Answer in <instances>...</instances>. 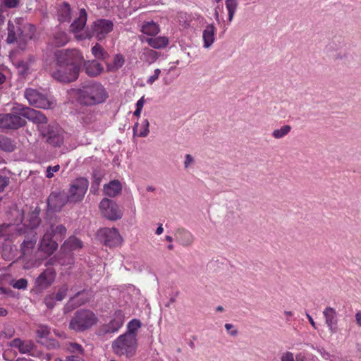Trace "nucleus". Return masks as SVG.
Wrapping results in <instances>:
<instances>
[{"label": "nucleus", "instance_id": "7c9ffc66", "mask_svg": "<svg viewBox=\"0 0 361 361\" xmlns=\"http://www.w3.org/2000/svg\"><path fill=\"white\" fill-rule=\"evenodd\" d=\"M159 53L149 48H144L142 50L140 59L141 61L152 64L154 63L159 56Z\"/></svg>", "mask_w": 361, "mask_h": 361}, {"label": "nucleus", "instance_id": "5fc2aeb1", "mask_svg": "<svg viewBox=\"0 0 361 361\" xmlns=\"http://www.w3.org/2000/svg\"><path fill=\"white\" fill-rule=\"evenodd\" d=\"M9 184V178L5 176H0V192H3L5 188Z\"/></svg>", "mask_w": 361, "mask_h": 361}, {"label": "nucleus", "instance_id": "473e14b6", "mask_svg": "<svg viewBox=\"0 0 361 361\" xmlns=\"http://www.w3.org/2000/svg\"><path fill=\"white\" fill-rule=\"evenodd\" d=\"M145 42L154 49H161L166 47L169 44V39L165 37H147Z\"/></svg>", "mask_w": 361, "mask_h": 361}, {"label": "nucleus", "instance_id": "412c9836", "mask_svg": "<svg viewBox=\"0 0 361 361\" xmlns=\"http://www.w3.org/2000/svg\"><path fill=\"white\" fill-rule=\"evenodd\" d=\"M325 318V323L331 334H335L338 331V318L337 312L335 309L327 307L323 311Z\"/></svg>", "mask_w": 361, "mask_h": 361}, {"label": "nucleus", "instance_id": "aec40b11", "mask_svg": "<svg viewBox=\"0 0 361 361\" xmlns=\"http://www.w3.org/2000/svg\"><path fill=\"white\" fill-rule=\"evenodd\" d=\"M57 243L52 239V233H50L49 230H46V232L41 240L39 249L42 252L50 255L57 249Z\"/></svg>", "mask_w": 361, "mask_h": 361}, {"label": "nucleus", "instance_id": "2eb2a0df", "mask_svg": "<svg viewBox=\"0 0 361 361\" xmlns=\"http://www.w3.org/2000/svg\"><path fill=\"white\" fill-rule=\"evenodd\" d=\"M26 121L20 116L12 114H0V128L18 129L25 126Z\"/></svg>", "mask_w": 361, "mask_h": 361}, {"label": "nucleus", "instance_id": "4c0bfd02", "mask_svg": "<svg viewBox=\"0 0 361 361\" xmlns=\"http://www.w3.org/2000/svg\"><path fill=\"white\" fill-rule=\"evenodd\" d=\"M66 350L71 355H84V348L82 346L75 342H68L66 344Z\"/></svg>", "mask_w": 361, "mask_h": 361}, {"label": "nucleus", "instance_id": "a878e982", "mask_svg": "<svg viewBox=\"0 0 361 361\" xmlns=\"http://www.w3.org/2000/svg\"><path fill=\"white\" fill-rule=\"evenodd\" d=\"M71 7L67 2L62 3L58 9V19L61 23H69L71 20Z\"/></svg>", "mask_w": 361, "mask_h": 361}, {"label": "nucleus", "instance_id": "f257e3e1", "mask_svg": "<svg viewBox=\"0 0 361 361\" xmlns=\"http://www.w3.org/2000/svg\"><path fill=\"white\" fill-rule=\"evenodd\" d=\"M7 30V44L17 43L19 49L22 50L26 49L28 42L34 38L36 32L35 25L25 22L22 18H16L13 21L9 20Z\"/></svg>", "mask_w": 361, "mask_h": 361}, {"label": "nucleus", "instance_id": "8fccbe9b", "mask_svg": "<svg viewBox=\"0 0 361 361\" xmlns=\"http://www.w3.org/2000/svg\"><path fill=\"white\" fill-rule=\"evenodd\" d=\"M160 73L161 70L159 68L155 69L154 74L147 79V82L149 85H152L159 78Z\"/></svg>", "mask_w": 361, "mask_h": 361}, {"label": "nucleus", "instance_id": "c03bdc74", "mask_svg": "<svg viewBox=\"0 0 361 361\" xmlns=\"http://www.w3.org/2000/svg\"><path fill=\"white\" fill-rule=\"evenodd\" d=\"M149 123L147 119H145L143 122L141 124V130L140 133L137 134V136L145 137L149 134Z\"/></svg>", "mask_w": 361, "mask_h": 361}, {"label": "nucleus", "instance_id": "603ef678", "mask_svg": "<svg viewBox=\"0 0 361 361\" xmlns=\"http://www.w3.org/2000/svg\"><path fill=\"white\" fill-rule=\"evenodd\" d=\"M60 169L59 165H55L54 166H48L47 169V177L51 178L54 176V173L57 172Z\"/></svg>", "mask_w": 361, "mask_h": 361}, {"label": "nucleus", "instance_id": "72a5a7b5", "mask_svg": "<svg viewBox=\"0 0 361 361\" xmlns=\"http://www.w3.org/2000/svg\"><path fill=\"white\" fill-rule=\"evenodd\" d=\"M50 328L48 326L40 324L36 331L37 341L42 345L46 344L47 338L50 334Z\"/></svg>", "mask_w": 361, "mask_h": 361}, {"label": "nucleus", "instance_id": "c85d7f7f", "mask_svg": "<svg viewBox=\"0 0 361 361\" xmlns=\"http://www.w3.org/2000/svg\"><path fill=\"white\" fill-rule=\"evenodd\" d=\"M216 28L213 24L207 25L203 30L202 37L204 40V47L209 48L214 42V35Z\"/></svg>", "mask_w": 361, "mask_h": 361}, {"label": "nucleus", "instance_id": "dca6fc26", "mask_svg": "<svg viewBox=\"0 0 361 361\" xmlns=\"http://www.w3.org/2000/svg\"><path fill=\"white\" fill-rule=\"evenodd\" d=\"M78 119L83 127L94 131L101 130V123L98 122L97 114L94 111H82L79 114Z\"/></svg>", "mask_w": 361, "mask_h": 361}, {"label": "nucleus", "instance_id": "9b49d317", "mask_svg": "<svg viewBox=\"0 0 361 361\" xmlns=\"http://www.w3.org/2000/svg\"><path fill=\"white\" fill-rule=\"evenodd\" d=\"M41 135L46 138L47 142L53 147H60L64 141V132L57 125H48L41 129Z\"/></svg>", "mask_w": 361, "mask_h": 361}, {"label": "nucleus", "instance_id": "1a4fd4ad", "mask_svg": "<svg viewBox=\"0 0 361 361\" xmlns=\"http://www.w3.org/2000/svg\"><path fill=\"white\" fill-rule=\"evenodd\" d=\"M97 239L105 246L114 247L122 244L123 238L116 228H102L97 233Z\"/></svg>", "mask_w": 361, "mask_h": 361}, {"label": "nucleus", "instance_id": "393cba45", "mask_svg": "<svg viewBox=\"0 0 361 361\" xmlns=\"http://www.w3.org/2000/svg\"><path fill=\"white\" fill-rule=\"evenodd\" d=\"M10 346L18 348L20 353L25 354L32 350L34 344L31 341H23L17 338L10 343Z\"/></svg>", "mask_w": 361, "mask_h": 361}, {"label": "nucleus", "instance_id": "864d4df0", "mask_svg": "<svg viewBox=\"0 0 361 361\" xmlns=\"http://www.w3.org/2000/svg\"><path fill=\"white\" fill-rule=\"evenodd\" d=\"M20 3V0H4V6L9 8H16Z\"/></svg>", "mask_w": 361, "mask_h": 361}, {"label": "nucleus", "instance_id": "052dcab7", "mask_svg": "<svg viewBox=\"0 0 361 361\" xmlns=\"http://www.w3.org/2000/svg\"><path fill=\"white\" fill-rule=\"evenodd\" d=\"M19 68H22L21 72L25 73L26 72L29 68V63L27 61H22L18 64Z\"/></svg>", "mask_w": 361, "mask_h": 361}, {"label": "nucleus", "instance_id": "f704fd0d", "mask_svg": "<svg viewBox=\"0 0 361 361\" xmlns=\"http://www.w3.org/2000/svg\"><path fill=\"white\" fill-rule=\"evenodd\" d=\"M141 31L145 35L154 36L159 33V27L154 21L146 22L142 25Z\"/></svg>", "mask_w": 361, "mask_h": 361}, {"label": "nucleus", "instance_id": "ddd939ff", "mask_svg": "<svg viewBox=\"0 0 361 361\" xmlns=\"http://www.w3.org/2000/svg\"><path fill=\"white\" fill-rule=\"evenodd\" d=\"M24 95L30 105L41 109H49L51 107V103L47 97L36 90L26 89Z\"/></svg>", "mask_w": 361, "mask_h": 361}, {"label": "nucleus", "instance_id": "20e7f679", "mask_svg": "<svg viewBox=\"0 0 361 361\" xmlns=\"http://www.w3.org/2000/svg\"><path fill=\"white\" fill-rule=\"evenodd\" d=\"M137 338L130 334H123L112 342L113 352L118 356L133 357L137 349Z\"/></svg>", "mask_w": 361, "mask_h": 361}, {"label": "nucleus", "instance_id": "f8f14e48", "mask_svg": "<svg viewBox=\"0 0 361 361\" xmlns=\"http://www.w3.org/2000/svg\"><path fill=\"white\" fill-rule=\"evenodd\" d=\"M102 216L110 221H116L122 218L123 211L118 204L110 199L104 198L99 204Z\"/></svg>", "mask_w": 361, "mask_h": 361}, {"label": "nucleus", "instance_id": "09e8293b", "mask_svg": "<svg viewBox=\"0 0 361 361\" xmlns=\"http://www.w3.org/2000/svg\"><path fill=\"white\" fill-rule=\"evenodd\" d=\"M40 221L41 220L38 215L32 214L30 219V226L32 228H35L39 226Z\"/></svg>", "mask_w": 361, "mask_h": 361}, {"label": "nucleus", "instance_id": "39448f33", "mask_svg": "<svg viewBox=\"0 0 361 361\" xmlns=\"http://www.w3.org/2000/svg\"><path fill=\"white\" fill-rule=\"evenodd\" d=\"M91 28V32L86 33L85 35H76L75 37L78 39H83L94 37L99 41L102 40L113 30L114 23L110 20L98 19L93 23Z\"/></svg>", "mask_w": 361, "mask_h": 361}, {"label": "nucleus", "instance_id": "6e6d98bb", "mask_svg": "<svg viewBox=\"0 0 361 361\" xmlns=\"http://www.w3.org/2000/svg\"><path fill=\"white\" fill-rule=\"evenodd\" d=\"M14 333H15V330L12 327H8V328H6L5 329L4 331H3L0 335L2 336V335H4V336L6 338H11L13 337V336L14 335Z\"/></svg>", "mask_w": 361, "mask_h": 361}, {"label": "nucleus", "instance_id": "cd10ccee", "mask_svg": "<svg viewBox=\"0 0 361 361\" xmlns=\"http://www.w3.org/2000/svg\"><path fill=\"white\" fill-rule=\"evenodd\" d=\"M121 190L122 185L117 180H111L104 186V194L111 197L118 195L121 192Z\"/></svg>", "mask_w": 361, "mask_h": 361}, {"label": "nucleus", "instance_id": "e433bc0d", "mask_svg": "<svg viewBox=\"0 0 361 361\" xmlns=\"http://www.w3.org/2000/svg\"><path fill=\"white\" fill-rule=\"evenodd\" d=\"M37 242V238L33 236L32 238H27L24 240L21 244L20 249L23 255H28L31 254L33 248Z\"/></svg>", "mask_w": 361, "mask_h": 361}, {"label": "nucleus", "instance_id": "9d476101", "mask_svg": "<svg viewBox=\"0 0 361 361\" xmlns=\"http://www.w3.org/2000/svg\"><path fill=\"white\" fill-rule=\"evenodd\" d=\"M89 186V181L85 178H78L74 180L71 184L69 192L67 196L69 198V203H77L81 202L86 193Z\"/></svg>", "mask_w": 361, "mask_h": 361}, {"label": "nucleus", "instance_id": "3c124183", "mask_svg": "<svg viewBox=\"0 0 361 361\" xmlns=\"http://www.w3.org/2000/svg\"><path fill=\"white\" fill-rule=\"evenodd\" d=\"M58 361V360H55ZM59 361H85L83 355H71L66 356L64 360H59Z\"/></svg>", "mask_w": 361, "mask_h": 361}, {"label": "nucleus", "instance_id": "0e129e2a", "mask_svg": "<svg viewBox=\"0 0 361 361\" xmlns=\"http://www.w3.org/2000/svg\"><path fill=\"white\" fill-rule=\"evenodd\" d=\"M56 262V259L54 257H51L50 258L49 260H47L46 262H45V267L47 268L48 267H52V266L55 264Z\"/></svg>", "mask_w": 361, "mask_h": 361}, {"label": "nucleus", "instance_id": "f3484780", "mask_svg": "<svg viewBox=\"0 0 361 361\" xmlns=\"http://www.w3.org/2000/svg\"><path fill=\"white\" fill-rule=\"evenodd\" d=\"M68 202H69V198L64 192H52L47 199L48 207L54 212L61 211Z\"/></svg>", "mask_w": 361, "mask_h": 361}, {"label": "nucleus", "instance_id": "ea45409f", "mask_svg": "<svg viewBox=\"0 0 361 361\" xmlns=\"http://www.w3.org/2000/svg\"><path fill=\"white\" fill-rule=\"evenodd\" d=\"M92 54L94 56L98 59H106L109 57L108 53L104 50V49L98 43H97L92 48Z\"/></svg>", "mask_w": 361, "mask_h": 361}, {"label": "nucleus", "instance_id": "a211bd4d", "mask_svg": "<svg viewBox=\"0 0 361 361\" xmlns=\"http://www.w3.org/2000/svg\"><path fill=\"white\" fill-rule=\"evenodd\" d=\"M343 42L333 39L325 48V51L334 61H341L347 59L348 53L342 49Z\"/></svg>", "mask_w": 361, "mask_h": 361}, {"label": "nucleus", "instance_id": "c9c22d12", "mask_svg": "<svg viewBox=\"0 0 361 361\" xmlns=\"http://www.w3.org/2000/svg\"><path fill=\"white\" fill-rule=\"evenodd\" d=\"M16 145L11 139L0 135V150L6 152H12L15 150Z\"/></svg>", "mask_w": 361, "mask_h": 361}, {"label": "nucleus", "instance_id": "a19ab883", "mask_svg": "<svg viewBox=\"0 0 361 361\" xmlns=\"http://www.w3.org/2000/svg\"><path fill=\"white\" fill-rule=\"evenodd\" d=\"M225 4L228 13V21L231 22L238 7V1L237 0H226Z\"/></svg>", "mask_w": 361, "mask_h": 361}, {"label": "nucleus", "instance_id": "13d9d810", "mask_svg": "<svg viewBox=\"0 0 361 361\" xmlns=\"http://www.w3.org/2000/svg\"><path fill=\"white\" fill-rule=\"evenodd\" d=\"M281 361H295L293 354L291 352H286L281 356Z\"/></svg>", "mask_w": 361, "mask_h": 361}, {"label": "nucleus", "instance_id": "49530a36", "mask_svg": "<svg viewBox=\"0 0 361 361\" xmlns=\"http://www.w3.org/2000/svg\"><path fill=\"white\" fill-rule=\"evenodd\" d=\"M56 301L54 294L48 295L44 298V303L49 309H52L55 306Z\"/></svg>", "mask_w": 361, "mask_h": 361}, {"label": "nucleus", "instance_id": "0eeeda50", "mask_svg": "<svg viewBox=\"0 0 361 361\" xmlns=\"http://www.w3.org/2000/svg\"><path fill=\"white\" fill-rule=\"evenodd\" d=\"M56 64L62 66H79L80 67L83 56L77 49H62L55 52Z\"/></svg>", "mask_w": 361, "mask_h": 361}, {"label": "nucleus", "instance_id": "c756f323", "mask_svg": "<svg viewBox=\"0 0 361 361\" xmlns=\"http://www.w3.org/2000/svg\"><path fill=\"white\" fill-rule=\"evenodd\" d=\"M82 243L75 236L69 237L61 246L64 252H71L79 250L82 247Z\"/></svg>", "mask_w": 361, "mask_h": 361}, {"label": "nucleus", "instance_id": "680f3d73", "mask_svg": "<svg viewBox=\"0 0 361 361\" xmlns=\"http://www.w3.org/2000/svg\"><path fill=\"white\" fill-rule=\"evenodd\" d=\"M317 351L320 353L323 358L327 360L330 357V354L326 352L324 348H317Z\"/></svg>", "mask_w": 361, "mask_h": 361}, {"label": "nucleus", "instance_id": "b1692460", "mask_svg": "<svg viewBox=\"0 0 361 361\" xmlns=\"http://www.w3.org/2000/svg\"><path fill=\"white\" fill-rule=\"evenodd\" d=\"M87 19V13L86 10L81 8L79 11V16L70 25V31L75 34L82 31L86 25Z\"/></svg>", "mask_w": 361, "mask_h": 361}, {"label": "nucleus", "instance_id": "37998d69", "mask_svg": "<svg viewBox=\"0 0 361 361\" xmlns=\"http://www.w3.org/2000/svg\"><path fill=\"white\" fill-rule=\"evenodd\" d=\"M68 290V286L66 284L63 285L58 290V292L54 294V297L56 301H62L67 295V292Z\"/></svg>", "mask_w": 361, "mask_h": 361}, {"label": "nucleus", "instance_id": "774afa93", "mask_svg": "<svg viewBox=\"0 0 361 361\" xmlns=\"http://www.w3.org/2000/svg\"><path fill=\"white\" fill-rule=\"evenodd\" d=\"M296 361H305V356L302 353H299L296 355Z\"/></svg>", "mask_w": 361, "mask_h": 361}, {"label": "nucleus", "instance_id": "4be33fe9", "mask_svg": "<svg viewBox=\"0 0 361 361\" xmlns=\"http://www.w3.org/2000/svg\"><path fill=\"white\" fill-rule=\"evenodd\" d=\"M174 235L176 240L183 247L190 246L195 239L192 233L183 228L176 229Z\"/></svg>", "mask_w": 361, "mask_h": 361}, {"label": "nucleus", "instance_id": "5701e85b", "mask_svg": "<svg viewBox=\"0 0 361 361\" xmlns=\"http://www.w3.org/2000/svg\"><path fill=\"white\" fill-rule=\"evenodd\" d=\"M83 66L86 74L92 78L98 76L104 71L102 64L96 60L84 61Z\"/></svg>", "mask_w": 361, "mask_h": 361}, {"label": "nucleus", "instance_id": "bf43d9fd", "mask_svg": "<svg viewBox=\"0 0 361 361\" xmlns=\"http://www.w3.org/2000/svg\"><path fill=\"white\" fill-rule=\"evenodd\" d=\"M194 161L193 157L190 154H187L185 156V159L184 161V166L185 169L188 168V166L192 164Z\"/></svg>", "mask_w": 361, "mask_h": 361}, {"label": "nucleus", "instance_id": "423d86ee", "mask_svg": "<svg viewBox=\"0 0 361 361\" xmlns=\"http://www.w3.org/2000/svg\"><path fill=\"white\" fill-rule=\"evenodd\" d=\"M80 71L79 66H62L55 65V66L51 71V75L56 80L68 83L75 81Z\"/></svg>", "mask_w": 361, "mask_h": 361}, {"label": "nucleus", "instance_id": "a18cd8bd", "mask_svg": "<svg viewBox=\"0 0 361 361\" xmlns=\"http://www.w3.org/2000/svg\"><path fill=\"white\" fill-rule=\"evenodd\" d=\"M125 59L123 56L121 54H116L114 59L113 65L114 68L118 69L123 66L124 64Z\"/></svg>", "mask_w": 361, "mask_h": 361}, {"label": "nucleus", "instance_id": "6ab92c4d", "mask_svg": "<svg viewBox=\"0 0 361 361\" xmlns=\"http://www.w3.org/2000/svg\"><path fill=\"white\" fill-rule=\"evenodd\" d=\"M123 318L121 314L116 315L108 324H104L98 329V335L105 337L118 331L123 326Z\"/></svg>", "mask_w": 361, "mask_h": 361}, {"label": "nucleus", "instance_id": "58836bf2", "mask_svg": "<svg viewBox=\"0 0 361 361\" xmlns=\"http://www.w3.org/2000/svg\"><path fill=\"white\" fill-rule=\"evenodd\" d=\"M291 128L290 125H283L280 128L274 130L271 135L275 139H281L289 134Z\"/></svg>", "mask_w": 361, "mask_h": 361}, {"label": "nucleus", "instance_id": "de8ad7c7", "mask_svg": "<svg viewBox=\"0 0 361 361\" xmlns=\"http://www.w3.org/2000/svg\"><path fill=\"white\" fill-rule=\"evenodd\" d=\"M27 286V281L25 279H18L13 284V287L17 289H25Z\"/></svg>", "mask_w": 361, "mask_h": 361}, {"label": "nucleus", "instance_id": "4d7b16f0", "mask_svg": "<svg viewBox=\"0 0 361 361\" xmlns=\"http://www.w3.org/2000/svg\"><path fill=\"white\" fill-rule=\"evenodd\" d=\"M81 292H78L73 297H72L70 300L68 301V304L73 303L75 305L74 307L80 306L84 303V301L82 302H75V300L78 299V297L80 295Z\"/></svg>", "mask_w": 361, "mask_h": 361}, {"label": "nucleus", "instance_id": "338daca9", "mask_svg": "<svg viewBox=\"0 0 361 361\" xmlns=\"http://www.w3.org/2000/svg\"><path fill=\"white\" fill-rule=\"evenodd\" d=\"M306 317L308 319L312 326L314 327V329H317L316 324L312 317L308 313H306Z\"/></svg>", "mask_w": 361, "mask_h": 361}, {"label": "nucleus", "instance_id": "6e6552de", "mask_svg": "<svg viewBox=\"0 0 361 361\" xmlns=\"http://www.w3.org/2000/svg\"><path fill=\"white\" fill-rule=\"evenodd\" d=\"M13 110L16 114H20L24 118L35 123L39 133L41 129H44L46 127L47 118L42 112L21 105L14 107Z\"/></svg>", "mask_w": 361, "mask_h": 361}, {"label": "nucleus", "instance_id": "f03ea898", "mask_svg": "<svg viewBox=\"0 0 361 361\" xmlns=\"http://www.w3.org/2000/svg\"><path fill=\"white\" fill-rule=\"evenodd\" d=\"M79 101L81 104L92 106L103 103L108 97L104 87L98 82H92L79 90Z\"/></svg>", "mask_w": 361, "mask_h": 361}, {"label": "nucleus", "instance_id": "bb28decb", "mask_svg": "<svg viewBox=\"0 0 361 361\" xmlns=\"http://www.w3.org/2000/svg\"><path fill=\"white\" fill-rule=\"evenodd\" d=\"M59 221L57 219L51 220L48 223V227L46 230H49L50 233H52V237L54 235L59 236L60 238H63L65 236L66 233V228L62 224H57Z\"/></svg>", "mask_w": 361, "mask_h": 361}, {"label": "nucleus", "instance_id": "79ce46f5", "mask_svg": "<svg viewBox=\"0 0 361 361\" xmlns=\"http://www.w3.org/2000/svg\"><path fill=\"white\" fill-rule=\"evenodd\" d=\"M141 326V322L138 319H133L128 324V330L125 334H130L137 337L136 331Z\"/></svg>", "mask_w": 361, "mask_h": 361}, {"label": "nucleus", "instance_id": "7ed1b4c3", "mask_svg": "<svg viewBox=\"0 0 361 361\" xmlns=\"http://www.w3.org/2000/svg\"><path fill=\"white\" fill-rule=\"evenodd\" d=\"M97 317L91 310L82 309L75 312L69 322V329L76 332L85 331L95 325Z\"/></svg>", "mask_w": 361, "mask_h": 361}, {"label": "nucleus", "instance_id": "69168bd1", "mask_svg": "<svg viewBox=\"0 0 361 361\" xmlns=\"http://www.w3.org/2000/svg\"><path fill=\"white\" fill-rule=\"evenodd\" d=\"M356 324L361 327V312H357L355 315Z\"/></svg>", "mask_w": 361, "mask_h": 361}, {"label": "nucleus", "instance_id": "2f4dec72", "mask_svg": "<svg viewBox=\"0 0 361 361\" xmlns=\"http://www.w3.org/2000/svg\"><path fill=\"white\" fill-rule=\"evenodd\" d=\"M68 42V37L66 32L62 30H57L54 34L50 43L54 47H62Z\"/></svg>", "mask_w": 361, "mask_h": 361}, {"label": "nucleus", "instance_id": "4468645a", "mask_svg": "<svg viewBox=\"0 0 361 361\" xmlns=\"http://www.w3.org/2000/svg\"><path fill=\"white\" fill-rule=\"evenodd\" d=\"M56 276V270L53 267H48L35 279V286L39 290H45L52 285Z\"/></svg>", "mask_w": 361, "mask_h": 361}, {"label": "nucleus", "instance_id": "e2e57ef3", "mask_svg": "<svg viewBox=\"0 0 361 361\" xmlns=\"http://www.w3.org/2000/svg\"><path fill=\"white\" fill-rule=\"evenodd\" d=\"M145 97L142 96L136 103V108L139 109H142L143 106L145 104Z\"/></svg>", "mask_w": 361, "mask_h": 361}]
</instances>
